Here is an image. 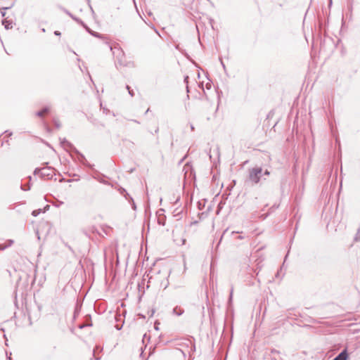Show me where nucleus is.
<instances>
[{"label": "nucleus", "mask_w": 360, "mask_h": 360, "mask_svg": "<svg viewBox=\"0 0 360 360\" xmlns=\"http://www.w3.org/2000/svg\"><path fill=\"white\" fill-rule=\"evenodd\" d=\"M191 129L193 130V129H194L193 126L191 125Z\"/></svg>", "instance_id": "nucleus-27"}, {"label": "nucleus", "mask_w": 360, "mask_h": 360, "mask_svg": "<svg viewBox=\"0 0 360 360\" xmlns=\"http://www.w3.org/2000/svg\"><path fill=\"white\" fill-rule=\"evenodd\" d=\"M130 200L132 201V208L134 210H136V205H135V203H134L133 199L131 198H130Z\"/></svg>", "instance_id": "nucleus-17"}, {"label": "nucleus", "mask_w": 360, "mask_h": 360, "mask_svg": "<svg viewBox=\"0 0 360 360\" xmlns=\"http://www.w3.org/2000/svg\"><path fill=\"white\" fill-rule=\"evenodd\" d=\"M8 8H3L2 10L7 9ZM6 13L4 11H1V15L4 17Z\"/></svg>", "instance_id": "nucleus-20"}, {"label": "nucleus", "mask_w": 360, "mask_h": 360, "mask_svg": "<svg viewBox=\"0 0 360 360\" xmlns=\"http://www.w3.org/2000/svg\"><path fill=\"white\" fill-rule=\"evenodd\" d=\"M186 89H187V91L188 92V85L186 86Z\"/></svg>", "instance_id": "nucleus-28"}, {"label": "nucleus", "mask_w": 360, "mask_h": 360, "mask_svg": "<svg viewBox=\"0 0 360 360\" xmlns=\"http://www.w3.org/2000/svg\"><path fill=\"white\" fill-rule=\"evenodd\" d=\"M41 212V210L39 209V210H34L32 213V214L34 216V217H37L39 213Z\"/></svg>", "instance_id": "nucleus-10"}, {"label": "nucleus", "mask_w": 360, "mask_h": 360, "mask_svg": "<svg viewBox=\"0 0 360 360\" xmlns=\"http://www.w3.org/2000/svg\"><path fill=\"white\" fill-rule=\"evenodd\" d=\"M65 143H66L67 144H69V143L68 142V141H64L63 142V144H65Z\"/></svg>", "instance_id": "nucleus-25"}, {"label": "nucleus", "mask_w": 360, "mask_h": 360, "mask_svg": "<svg viewBox=\"0 0 360 360\" xmlns=\"http://www.w3.org/2000/svg\"><path fill=\"white\" fill-rule=\"evenodd\" d=\"M49 205H46V207L45 208L49 209Z\"/></svg>", "instance_id": "nucleus-29"}, {"label": "nucleus", "mask_w": 360, "mask_h": 360, "mask_svg": "<svg viewBox=\"0 0 360 360\" xmlns=\"http://www.w3.org/2000/svg\"><path fill=\"white\" fill-rule=\"evenodd\" d=\"M87 31L94 37H98V38H103V36L101 34H100L98 32H94L92 30H90L88 27H86Z\"/></svg>", "instance_id": "nucleus-6"}, {"label": "nucleus", "mask_w": 360, "mask_h": 360, "mask_svg": "<svg viewBox=\"0 0 360 360\" xmlns=\"http://www.w3.org/2000/svg\"><path fill=\"white\" fill-rule=\"evenodd\" d=\"M54 124H55V126H56L58 129L60 127V124L59 121H58V120H54Z\"/></svg>", "instance_id": "nucleus-13"}, {"label": "nucleus", "mask_w": 360, "mask_h": 360, "mask_svg": "<svg viewBox=\"0 0 360 360\" xmlns=\"http://www.w3.org/2000/svg\"><path fill=\"white\" fill-rule=\"evenodd\" d=\"M174 313H175L176 314H177L178 316H179V315H181V314H182V311H177V309H174Z\"/></svg>", "instance_id": "nucleus-16"}, {"label": "nucleus", "mask_w": 360, "mask_h": 360, "mask_svg": "<svg viewBox=\"0 0 360 360\" xmlns=\"http://www.w3.org/2000/svg\"><path fill=\"white\" fill-rule=\"evenodd\" d=\"M221 63L223 68H225V65H224V63L221 60Z\"/></svg>", "instance_id": "nucleus-24"}, {"label": "nucleus", "mask_w": 360, "mask_h": 360, "mask_svg": "<svg viewBox=\"0 0 360 360\" xmlns=\"http://www.w3.org/2000/svg\"><path fill=\"white\" fill-rule=\"evenodd\" d=\"M238 238H239V239H243V236H238Z\"/></svg>", "instance_id": "nucleus-26"}, {"label": "nucleus", "mask_w": 360, "mask_h": 360, "mask_svg": "<svg viewBox=\"0 0 360 360\" xmlns=\"http://www.w3.org/2000/svg\"><path fill=\"white\" fill-rule=\"evenodd\" d=\"M264 174L265 175H269L270 174V172L268 171V170H266L264 173Z\"/></svg>", "instance_id": "nucleus-22"}, {"label": "nucleus", "mask_w": 360, "mask_h": 360, "mask_svg": "<svg viewBox=\"0 0 360 360\" xmlns=\"http://www.w3.org/2000/svg\"><path fill=\"white\" fill-rule=\"evenodd\" d=\"M126 88L128 90L129 94H130V96H134V91L132 90H130V87L127 85Z\"/></svg>", "instance_id": "nucleus-12"}, {"label": "nucleus", "mask_w": 360, "mask_h": 360, "mask_svg": "<svg viewBox=\"0 0 360 360\" xmlns=\"http://www.w3.org/2000/svg\"><path fill=\"white\" fill-rule=\"evenodd\" d=\"M65 13L69 15L73 20H75V21H77V22L82 24L83 26L85 27V25H84L83 22L82 20H80L79 19L75 18V16H73L70 12H68V11H65Z\"/></svg>", "instance_id": "nucleus-7"}, {"label": "nucleus", "mask_w": 360, "mask_h": 360, "mask_svg": "<svg viewBox=\"0 0 360 360\" xmlns=\"http://www.w3.org/2000/svg\"><path fill=\"white\" fill-rule=\"evenodd\" d=\"M21 189L23 190V191H27V190H30V186H28V188H25L22 186H20Z\"/></svg>", "instance_id": "nucleus-18"}, {"label": "nucleus", "mask_w": 360, "mask_h": 360, "mask_svg": "<svg viewBox=\"0 0 360 360\" xmlns=\"http://www.w3.org/2000/svg\"><path fill=\"white\" fill-rule=\"evenodd\" d=\"M65 13L69 15L73 20H75V21H77V22L82 24L83 26L85 27V25H84L83 22L82 20H80L79 19L75 18V16H73L70 12H68V11H65Z\"/></svg>", "instance_id": "nucleus-8"}, {"label": "nucleus", "mask_w": 360, "mask_h": 360, "mask_svg": "<svg viewBox=\"0 0 360 360\" xmlns=\"http://www.w3.org/2000/svg\"><path fill=\"white\" fill-rule=\"evenodd\" d=\"M6 248H7V246H6V245L5 243L4 244H0V250H4Z\"/></svg>", "instance_id": "nucleus-14"}, {"label": "nucleus", "mask_w": 360, "mask_h": 360, "mask_svg": "<svg viewBox=\"0 0 360 360\" xmlns=\"http://www.w3.org/2000/svg\"><path fill=\"white\" fill-rule=\"evenodd\" d=\"M49 112V107H45L41 110L38 111L37 112H36V115L38 116V117H42V116H44V115H45L46 113H47Z\"/></svg>", "instance_id": "nucleus-4"}, {"label": "nucleus", "mask_w": 360, "mask_h": 360, "mask_svg": "<svg viewBox=\"0 0 360 360\" xmlns=\"http://www.w3.org/2000/svg\"><path fill=\"white\" fill-rule=\"evenodd\" d=\"M174 240L178 245H184L186 243V239L183 238H181L179 239L174 238Z\"/></svg>", "instance_id": "nucleus-5"}, {"label": "nucleus", "mask_w": 360, "mask_h": 360, "mask_svg": "<svg viewBox=\"0 0 360 360\" xmlns=\"http://www.w3.org/2000/svg\"><path fill=\"white\" fill-rule=\"evenodd\" d=\"M54 169L51 167H43L41 169L36 168L34 171V174H40L41 177L52 178L54 174Z\"/></svg>", "instance_id": "nucleus-2"}, {"label": "nucleus", "mask_w": 360, "mask_h": 360, "mask_svg": "<svg viewBox=\"0 0 360 360\" xmlns=\"http://www.w3.org/2000/svg\"><path fill=\"white\" fill-rule=\"evenodd\" d=\"M120 53L122 55L120 58H119L118 56L117 57V63H116V65H117V64L120 66H124L126 65V64L124 63V62L123 61V58H124V53H122V51H120Z\"/></svg>", "instance_id": "nucleus-3"}, {"label": "nucleus", "mask_w": 360, "mask_h": 360, "mask_svg": "<svg viewBox=\"0 0 360 360\" xmlns=\"http://www.w3.org/2000/svg\"><path fill=\"white\" fill-rule=\"evenodd\" d=\"M184 82L186 83V84H188V76H186L184 77Z\"/></svg>", "instance_id": "nucleus-19"}, {"label": "nucleus", "mask_w": 360, "mask_h": 360, "mask_svg": "<svg viewBox=\"0 0 360 360\" xmlns=\"http://www.w3.org/2000/svg\"><path fill=\"white\" fill-rule=\"evenodd\" d=\"M2 23H3V25H4L6 29H9V28L12 27V25H11L12 22L11 21L4 20H3Z\"/></svg>", "instance_id": "nucleus-9"}, {"label": "nucleus", "mask_w": 360, "mask_h": 360, "mask_svg": "<svg viewBox=\"0 0 360 360\" xmlns=\"http://www.w3.org/2000/svg\"><path fill=\"white\" fill-rule=\"evenodd\" d=\"M4 134H5L8 137H9V136H12V134H13V133H12L11 131H6L4 132Z\"/></svg>", "instance_id": "nucleus-15"}, {"label": "nucleus", "mask_w": 360, "mask_h": 360, "mask_svg": "<svg viewBox=\"0 0 360 360\" xmlns=\"http://www.w3.org/2000/svg\"><path fill=\"white\" fill-rule=\"evenodd\" d=\"M232 296H233V289H231V293H230V300L232 299Z\"/></svg>", "instance_id": "nucleus-23"}, {"label": "nucleus", "mask_w": 360, "mask_h": 360, "mask_svg": "<svg viewBox=\"0 0 360 360\" xmlns=\"http://www.w3.org/2000/svg\"><path fill=\"white\" fill-rule=\"evenodd\" d=\"M13 243V240H8L5 244L6 245L7 248L11 247Z\"/></svg>", "instance_id": "nucleus-11"}, {"label": "nucleus", "mask_w": 360, "mask_h": 360, "mask_svg": "<svg viewBox=\"0 0 360 360\" xmlns=\"http://www.w3.org/2000/svg\"><path fill=\"white\" fill-rule=\"evenodd\" d=\"M54 34H55L56 35H57V36L60 35V32H58V31H55Z\"/></svg>", "instance_id": "nucleus-21"}, {"label": "nucleus", "mask_w": 360, "mask_h": 360, "mask_svg": "<svg viewBox=\"0 0 360 360\" xmlns=\"http://www.w3.org/2000/svg\"><path fill=\"white\" fill-rule=\"evenodd\" d=\"M262 168L259 167L249 169L248 180L252 184H258L262 176Z\"/></svg>", "instance_id": "nucleus-1"}]
</instances>
